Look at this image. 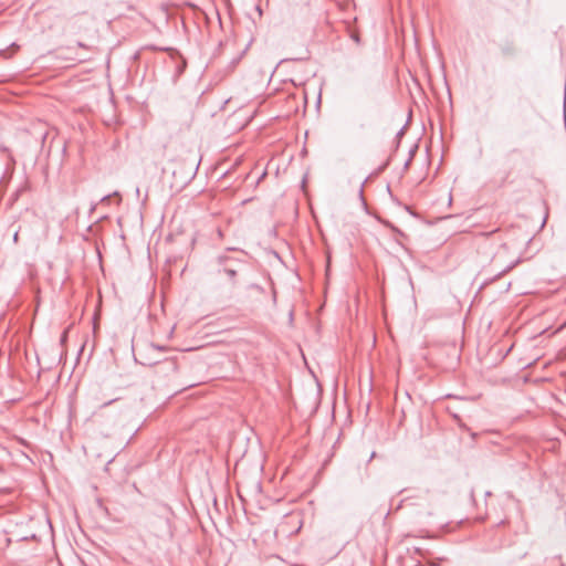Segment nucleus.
<instances>
[{
    "label": "nucleus",
    "instance_id": "1",
    "mask_svg": "<svg viewBox=\"0 0 566 566\" xmlns=\"http://www.w3.org/2000/svg\"><path fill=\"white\" fill-rule=\"evenodd\" d=\"M113 196L118 198V202L120 201L119 193H118V192H114L113 195H106V196H104V197L101 199V202H102V203H106V202H108Z\"/></svg>",
    "mask_w": 566,
    "mask_h": 566
},
{
    "label": "nucleus",
    "instance_id": "2",
    "mask_svg": "<svg viewBox=\"0 0 566 566\" xmlns=\"http://www.w3.org/2000/svg\"><path fill=\"white\" fill-rule=\"evenodd\" d=\"M227 274L229 276H234L235 275V271L234 270H227Z\"/></svg>",
    "mask_w": 566,
    "mask_h": 566
},
{
    "label": "nucleus",
    "instance_id": "3",
    "mask_svg": "<svg viewBox=\"0 0 566 566\" xmlns=\"http://www.w3.org/2000/svg\"><path fill=\"white\" fill-rule=\"evenodd\" d=\"M359 197L363 200V186L359 188Z\"/></svg>",
    "mask_w": 566,
    "mask_h": 566
},
{
    "label": "nucleus",
    "instance_id": "4",
    "mask_svg": "<svg viewBox=\"0 0 566 566\" xmlns=\"http://www.w3.org/2000/svg\"><path fill=\"white\" fill-rule=\"evenodd\" d=\"M13 241L17 242L18 241V232L13 235Z\"/></svg>",
    "mask_w": 566,
    "mask_h": 566
},
{
    "label": "nucleus",
    "instance_id": "5",
    "mask_svg": "<svg viewBox=\"0 0 566 566\" xmlns=\"http://www.w3.org/2000/svg\"><path fill=\"white\" fill-rule=\"evenodd\" d=\"M256 10L259 11V14L261 15L262 14V10H261V8L259 6L256 7Z\"/></svg>",
    "mask_w": 566,
    "mask_h": 566
}]
</instances>
